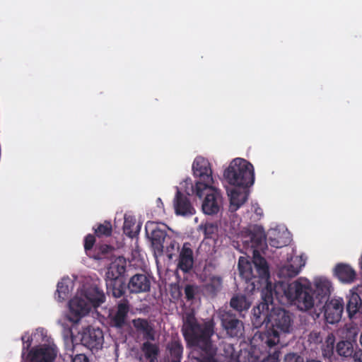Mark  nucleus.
Wrapping results in <instances>:
<instances>
[{"label": "nucleus", "instance_id": "46", "mask_svg": "<svg viewBox=\"0 0 362 362\" xmlns=\"http://www.w3.org/2000/svg\"><path fill=\"white\" fill-rule=\"evenodd\" d=\"M350 362H362V349H358V351H355Z\"/></svg>", "mask_w": 362, "mask_h": 362}, {"label": "nucleus", "instance_id": "26", "mask_svg": "<svg viewBox=\"0 0 362 362\" xmlns=\"http://www.w3.org/2000/svg\"><path fill=\"white\" fill-rule=\"evenodd\" d=\"M305 264V260L302 257L297 256L291 259V263L282 268L281 272L288 277H294L300 273Z\"/></svg>", "mask_w": 362, "mask_h": 362}, {"label": "nucleus", "instance_id": "41", "mask_svg": "<svg viewBox=\"0 0 362 362\" xmlns=\"http://www.w3.org/2000/svg\"><path fill=\"white\" fill-rule=\"evenodd\" d=\"M198 292V286L193 284H187L185 287V298L187 301H192L194 299L195 295Z\"/></svg>", "mask_w": 362, "mask_h": 362}, {"label": "nucleus", "instance_id": "52", "mask_svg": "<svg viewBox=\"0 0 362 362\" xmlns=\"http://www.w3.org/2000/svg\"><path fill=\"white\" fill-rule=\"evenodd\" d=\"M181 296V292L178 290L177 291V297H180Z\"/></svg>", "mask_w": 362, "mask_h": 362}, {"label": "nucleus", "instance_id": "12", "mask_svg": "<svg viewBox=\"0 0 362 362\" xmlns=\"http://www.w3.org/2000/svg\"><path fill=\"white\" fill-rule=\"evenodd\" d=\"M194 264V250L192 243H184L179 250L177 268L183 274L189 273Z\"/></svg>", "mask_w": 362, "mask_h": 362}, {"label": "nucleus", "instance_id": "39", "mask_svg": "<svg viewBox=\"0 0 362 362\" xmlns=\"http://www.w3.org/2000/svg\"><path fill=\"white\" fill-rule=\"evenodd\" d=\"M284 362H322L320 360L314 358H307L304 361L303 358L296 354H287L284 358Z\"/></svg>", "mask_w": 362, "mask_h": 362}, {"label": "nucleus", "instance_id": "10", "mask_svg": "<svg viewBox=\"0 0 362 362\" xmlns=\"http://www.w3.org/2000/svg\"><path fill=\"white\" fill-rule=\"evenodd\" d=\"M69 313L68 319L73 323H78L80 320L87 315L90 310V304L88 300L80 297H74L70 300Z\"/></svg>", "mask_w": 362, "mask_h": 362}, {"label": "nucleus", "instance_id": "29", "mask_svg": "<svg viewBox=\"0 0 362 362\" xmlns=\"http://www.w3.org/2000/svg\"><path fill=\"white\" fill-rule=\"evenodd\" d=\"M114 250L113 247L107 244L97 245L89 257L96 260L108 258Z\"/></svg>", "mask_w": 362, "mask_h": 362}, {"label": "nucleus", "instance_id": "11", "mask_svg": "<svg viewBox=\"0 0 362 362\" xmlns=\"http://www.w3.org/2000/svg\"><path fill=\"white\" fill-rule=\"evenodd\" d=\"M203 192L206 196L202 206L204 213L208 215L217 214L221 199L220 192L215 187L209 186L207 189H204Z\"/></svg>", "mask_w": 362, "mask_h": 362}, {"label": "nucleus", "instance_id": "37", "mask_svg": "<svg viewBox=\"0 0 362 362\" xmlns=\"http://www.w3.org/2000/svg\"><path fill=\"white\" fill-rule=\"evenodd\" d=\"M95 235L92 234H88L84 238V250L86 255L89 257L93 251V246L95 243Z\"/></svg>", "mask_w": 362, "mask_h": 362}, {"label": "nucleus", "instance_id": "33", "mask_svg": "<svg viewBox=\"0 0 362 362\" xmlns=\"http://www.w3.org/2000/svg\"><path fill=\"white\" fill-rule=\"evenodd\" d=\"M325 342L322 344V352L324 357L329 358L334 353L335 337L329 333L325 338Z\"/></svg>", "mask_w": 362, "mask_h": 362}, {"label": "nucleus", "instance_id": "42", "mask_svg": "<svg viewBox=\"0 0 362 362\" xmlns=\"http://www.w3.org/2000/svg\"><path fill=\"white\" fill-rule=\"evenodd\" d=\"M324 339V334L317 330L312 331L308 335V341L310 344H322Z\"/></svg>", "mask_w": 362, "mask_h": 362}, {"label": "nucleus", "instance_id": "27", "mask_svg": "<svg viewBox=\"0 0 362 362\" xmlns=\"http://www.w3.org/2000/svg\"><path fill=\"white\" fill-rule=\"evenodd\" d=\"M86 298L93 307H98L105 300V296L103 291L95 286L89 288L86 293Z\"/></svg>", "mask_w": 362, "mask_h": 362}, {"label": "nucleus", "instance_id": "2", "mask_svg": "<svg viewBox=\"0 0 362 362\" xmlns=\"http://www.w3.org/2000/svg\"><path fill=\"white\" fill-rule=\"evenodd\" d=\"M266 236L262 228L255 226L243 240L245 250H250L253 253L252 262L240 257L238 268L240 276L247 283L256 286L267 282L269 279V266L266 259L259 255V250H262L265 245Z\"/></svg>", "mask_w": 362, "mask_h": 362}, {"label": "nucleus", "instance_id": "6", "mask_svg": "<svg viewBox=\"0 0 362 362\" xmlns=\"http://www.w3.org/2000/svg\"><path fill=\"white\" fill-rule=\"evenodd\" d=\"M192 170L194 175L199 178L193 191L198 197L202 198L204 196V189L214 182L210 163L203 157H197L192 164Z\"/></svg>", "mask_w": 362, "mask_h": 362}, {"label": "nucleus", "instance_id": "49", "mask_svg": "<svg viewBox=\"0 0 362 362\" xmlns=\"http://www.w3.org/2000/svg\"><path fill=\"white\" fill-rule=\"evenodd\" d=\"M64 335L65 337H68L69 336L72 337L73 333H72L71 329L70 327H67V328L64 327Z\"/></svg>", "mask_w": 362, "mask_h": 362}, {"label": "nucleus", "instance_id": "50", "mask_svg": "<svg viewBox=\"0 0 362 362\" xmlns=\"http://www.w3.org/2000/svg\"><path fill=\"white\" fill-rule=\"evenodd\" d=\"M255 213L259 216H262V214H263V211H262V209L260 208L259 206H257L255 207V210H254Z\"/></svg>", "mask_w": 362, "mask_h": 362}, {"label": "nucleus", "instance_id": "48", "mask_svg": "<svg viewBox=\"0 0 362 362\" xmlns=\"http://www.w3.org/2000/svg\"><path fill=\"white\" fill-rule=\"evenodd\" d=\"M182 358L177 357L174 358L170 356H166V362H181Z\"/></svg>", "mask_w": 362, "mask_h": 362}, {"label": "nucleus", "instance_id": "28", "mask_svg": "<svg viewBox=\"0 0 362 362\" xmlns=\"http://www.w3.org/2000/svg\"><path fill=\"white\" fill-rule=\"evenodd\" d=\"M230 305L233 309L240 313L243 310H247L251 305V303L245 295L235 294L231 298Z\"/></svg>", "mask_w": 362, "mask_h": 362}, {"label": "nucleus", "instance_id": "13", "mask_svg": "<svg viewBox=\"0 0 362 362\" xmlns=\"http://www.w3.org/2000/svg\"><path fill=\"white\" fill-rule=\"evenodd\" d=\"M343 310L344 302L341 298H334L325 301L324 315L327 322L329 324L338 322L341 317Z\"/></svg>", "mask_w": 362, "mask_h": 362}, {"label": "nucleus", "instance_id": "9", "mask_svg": "<svg viewBox=\"0 0 362 362\" xmlns=\"http://www.w3.org/2000/svg\"><path fill=\"white\" fill-rule=\"evenodd\" d=\"M81 344L92 351L103 348L104 343L103 332L98 327L88 326L81 332Z\"/></svg>", "mask_w": 362, "mask_h": 362}, {"label": "nucleus", "instance_id": "20", "mask_svg": "<svg viewBox=\"0 0 362 362\" xmlns=\"http://www.w3.org/2000/svg\"><path fill=\"white\" fill-rule=\"evenodd\" d=\"M331 282L325 278L320 277L315 279L313 296L320 303L327 301L330 295Z\"/></svg>", "mask_w": 362, "mask_h": 362}, {"label": "nucleus", "instance_id": "43", "mask_svg": "<svg viewBox=\"0 0 362 362\" xmlns=\"http://www.w3.org/2000/svg\"><path fill=\"white\" fill-rule=\"evenodd\" d=\"M123 230L124 233L129 238H134L135 236L136 233L132 230L130 223L127 220L124 221Z\"/></svg>", "mask_w": 362, "mask_h": 362}, {"label": "nucleus", "instance_id": "25", "mask_svg": "<svg viewBox=\"0 0 362 362\" xmlns=\"http://www.w3.org/2000/svg\"><path fill=\"white\" fill-rule=\"evenodd\" d=\"M132 323L136 329L143 334L145 339L150 341L155 340L154 329L146 319H134L132 320Z\"/></svg>", "mask_w": 362, "mask_h": 362}, {"label": "nucleus", "instance_id": "18", "mask_svg": "<svg viewBox=\"0 0 362 362\" xmlns=\"http://www.w3.org/2000/svg\"><path fill=\"white\" fill-rule=\"evenodd\" d=\"M129 311V303L124 298L118 305L115 314L110 318V325L117 329H122L127 325V318Z\"/></svg>", "mask_w": 362, "mask_h": 362}, {"label": "nucleus", "instance_id": "47", "mask_svg": "<svg viewBox=\"0 0 362 362\" xmlns=\"http://www.w3.org/2000/svg\"><path fill=\"white\" fill-rule=\"evenodd\" d=\"M269 243L272 247H274L276 248H280L284 245V243H281L280 241L276 240L275 238H270L269 239Z\"/></svg>", "mask_w": 362, "mask_h": 362}, {"label": "nucleus", "instance_id": "51", "mask_svg": "<svg viewBox=\"0 0 362 362\" xmlns=\"http://www.w3.org/2000/svg\"><path fill=\"white\" fill-rule=\"evenodd\" d=\"M157 204H158V206H159L160 204L163 206V203L162 202V200L160 198H158L157 199Z\"/></svg>", "mask_w": 362, "mask_h": 362}, {"label": "nucleus", "instance_id": "8", "mask_svg": "<svg viewBox=\"0 0 362 362\" xmlns=\"http://www.w3.org/2000/svg\"><path fill=\"white\" fill-rule=\"evenodd\" d=\"M147 235H151V247L156 255L161 256L163 254L165 243L168 237L165 230L160 229L158 224L148 221L145 226Z\"/></svg>", "mask_w": 362, "mask_h": 362}, {"label": "nucleus", "instance_id": "23", "mask_svg": "<svg viewBox=\"0 0 362 362\" xmlns=\"http://www.w3.org/2000/svg\"><path fill=\"white\" fill-rule=\"evenodd\" d=\"M107 294L115 298L123 296L127 288L124 281L122 279H105Z\"/></svg>", "mask_w": 362, "mask_h": 362}, {"label": "nucleus", "instance_id": "21", "mask_svg": "<svg viewBox=\"0 0 362 362\" xmlns=\"http://www.w3.org/2000/svg\"><path fill=\"white\" fill-rule=\"evenodd\" d=\"M334 276L342 283L351 284L356 278L355 270L347 264L339 263L334 269Z\"/></svg>", "mask_w": 362, "mask_h": 362}, {"label": "nucleus", "instance_id": "40", "mask_svg": "<svg viewBox=\"0 0 362 362\" xmlns=\"http://www.w3.org/2000/svg\"><path fill=\"white\" fill-rule=\"evenodd\" d=\"M165 247L166 248V253L168 254V256L169 258H172L173 252L175 251V248H178V243L176 242V240L168 235L165 243Z\"/></svg>", "mask_w": 362, "mask_h": 362}, {"label": "nucleus", "instance_id": "31", "mask_svg": "<svg viewBox=\"0 0 362 362\" xmlns=\"http://www.w3.org/2000/svg\"><path fill=\"white\" fill-rule=\"evenodd\" d=\"M93 230L95 235L98 238H107L111 236L112 233V226L110 221H105L103 223L95 224Z\"/></svg>", "mask_w": 362, "mask_h": 362}, {"label": "nucleus", "instance_id": "35", "mask_svg": "<svg viewBox=\"0 0 362 362\" xmlns=\"http://www.w3.org/2000/svg\"><path fill=\"white\" fill-rule=\"evenodd\" d=\"M141 349L147 359H149V361L151 359L157 360L159 354V347L157 344L146 341L143 344Z\"/></svg>", "mask_w": 362, "mask_h": 362}, {"label": "nucleus", "instance_id": "4", "mask_svg": "<svg viewBox=\"0 0 362 362\" xmlns=\"http://www.w3.org/2000/svg\"><path fill=\"white\" fill-rule=\"evenodd\" d=\"M273 291L276 298L286 297L300 310H308L315 305L313 289L309 283L302 284L299 281L291 284L278 282L274 284Z\"/></svg>", "mask_w": 362, "mask_h": 362}, {"label": "nucleus", "instance_id": "45", "mask_svg": "<svg viewBox=\"0 0 362 362\" xmlns=\"http://www.w3.org/2000/svg\"><path fill=\"white\" fill-rule=\"evenodd\" d=\"M71 362H90L88 357L83 354H76L72 357Z\"/></svg>", "mask_w": 362, "mask_h": 362}, {"label": "nucleus", "instance_id": "19", "mask_svg": "<svg viewBox=\"0 0 362 362\" xmlns=\"http://www.w3.org/2000/svg\"><path fill=\"white\" fill-rule=\"evenodd\" d=\"M174 208L177 215L187 216L192 215L194 213V209L192 206L189 198L179 189H177L175 194Z\"/></svg>", "mask_w": 362, "mask_h": 362}, {"label": "nucleus", "instance_id": "7", "mask_svg": "<svg viewBox=\"0 0 362 362\" xmlns=\"http://www.w3.org/2000/svg\"><path fill=\"white\" fill-rule=\"evenodd\" d=\"M218 317L221 327L228 337L238 338L243 334V323L231 310H221Z\"/></svg>", "mask_w": 362, "mask_h": 362}, {"label": "nucleus", "instance_id": "14", "mask_svg": "<svg viewBox=\"0 0 362 362\" xmlns=\"http://www.w3.org/2000/svg\"><path fill=\"white\" fill-rule=\"evenodd\" d=\"M54 349L42 345L33 348L28 354L30 362H53L56 357Z\"/></svg>", "mask_w": 362, "mask_h": 362}, {"label": "nucleus", "instance_id": "32", "mask_svg": "<svg viewBox=\"0 0 362 362\" xmlns=\"http://www.w3.org/2000/svg\"><path fill=\"white\" fill-rule=\"evenodd\" d=\"M221 355L225 358V361L226 362H232L233 361L238 362V360H240L241 362L245 361H242L240 357L238 356L237 351L235 349L233 344L230 343H223L222 344Z\"/></svg>", "mask_w": 362, "mask_h": 362}, {"label": "nucleus", "instance_id": "1", "mask_svg": "<svg viewBox=\"0 0 362 362\" xmlns=\"http://www.w3.org/2000/svg\"><path fill=\"white\" fill-rule=\"evenodd\" d=\"M262 301L252 310V322L255 326L266 324V329L259 337L268 347L272 348L280 342L281 337L293 331V315L284 308L274 305L273 287L271 282H263Z\"/></svg>", "mask_w": 362, "mask_h": 362}, {"label": "nucleus", "instance_id": "30", "mask_svg": "<svg viewBox=\"0 0 362 362\" xmlns=\"http://www.w3.org/2000/svg\"><path fill=\"white\" fill-rule=\"evenodd\" d=\"M354 344L350 341H341L337 344V354L344 358H351L356 351H358L357 348H354Z\"/></svg>", "mask_w": 362, "mask_h": 362}, {"label": "nucleus", "instance_id": "17", "mask_svg": "<svg viewBox=\"0 0 362 362\" xmlns=\"http://www.w3.org/2000/svg\"><path fill=\"white\" fill-rule=\"evenodd\" d=\"M202 281L204 282L203 289L206 293L214 298L221 291L223 287V278L218 275H209L208 277L205 274L201 275Z\"/></svg>", "mask_w": 362, "mask_h": 362}, {"label": "nucleus", "instance_id": "44", "mask_svg": "<svg viewBox=\"0 0 362 362\" xmlns=\"http://www.w3.org/2000/svg\"><path fill=\"white\" fill-rule=\"evenodd\" d=\"M21 339H22L23 344V353H22V356H23L25 354V351H28L31 346L32 339H30V337H28L27 340H25V337L23 336L21 337Z\"/></svg>", "mask_w": 362, "mask_h": 362}, {"label": "nucleus", "instance_id": "22", "mask_svg": "<svg viewBox=\"0 0 362 362\" xmlns=\"http://www.w3.org/2000/svg\"><path fill=\"white\" fill-rule=\"evenodd\" d=\"M127 268V261L123 257H118L112 261L106 273L107 279H119L124 274Z\"/></svg>", "mask_w": 362, "mask_h": 362}, {"label": "nucleus", "instance_id": "15", "mask_svg": "<svg viewBox=\"0 0 362 362\" xmlns=\"http://www.w3.org/2000/svg\"><path fill=\"white\" fill-rule=\"evenodd\" d=\"M127 288L130 293L148 292L151 289L150 278L144 274H136L129 279Z\"/></svg>", "mask_w": 362, "mask_h": 362}, {"label": "nucleus", "instance_id": "16", "mask_svg": "<svg viewBox=\"0 0 362 362\" xmlns=\"http://www.w3.org/2000/svg\"><path fill=\"white\" fill-rule=\"evenodd\" d=\"M346 311L350 317L358 312L362 313V285L354 287L347 296Z\"/></svg>", "mask_w": 362, "mask_h": 362}, {"label": "nucleus", "instance_id": "34", "mask_svg": "<svg viewBox=\"0 0 362 362\" xmlns=\"http://www.w3.org/2000/svg\"><path fill=\"white\" fill-rule=\"evenodd\" d=\"M167 356L174 358H182L183 346L178 340H173L169 342L166 347Z\"/></svg>", "mask_w": 362, "mask_h": 362}, {"label": "nucleus", "instance_id": "3", "mask_svg": "<svg viewBox=\"0 0 362 362\" xmlns=\"http://www.w3.org/2000/svg\"><path fill=\"white\" fill-rule=\"evenodd\" d=\"M215 325L213 319L199 322L193 313H187L183 317L182 335L189 346L199 349L196 357L198 362H218L216 358L217 348L211 340Z\"/></svg>", "mask_w": 362, "mask_h": 362}, {"label": "nucleus", "instance_id": "36", "mask_svg": "<svg viewBox=\"0 0 362 362\" xmlns=\"http://www.w3.org/2000/svg\"><path fill=\"white\" fill-rule=\"evenodd\" d=\"M69 292L68 285L63 281H60L57 284L56 298H57L58 301L62 302L68 297Z\"/></svg>", "mask_w": 362, "mask_h": 362}, {"label": "nucleus", "instance_id": "5", "mask_svg": "<svg viewBox=\"0 0 362 362\" xmlns=\"http://www.w3.org/2000/svg\"><path fill=\"white\" fill-rule=\"evenodd\" d=\"M223 176L231 185L248 187L255 180L253 165L243 158H235L225 170Z\"/></svg>", "mask_w": 362, "mask_h": 362}, {"label": "nucleus", "instance_id": "24", "mask_svg": "<svg viewBox=\"0 0 362 362\" xmlns=\"http://www.w3.org/2000/svg\"><path fill=\"white\" fill-rule=\"evenodd\" d=\"M230 198V210L231 211H237L248 199V192L247 190L240 189H233L228 191Z\"/></svg>", "mask_w": 362, "mask_h": 362}, {"label": "nucleus", "instance_id": "53", "mask_svg": "<svg viewBox=\"0 0 362 362\" xmlns=\"http://www.w3.org/2000/svg\"><path fill=\"white\" fill-rule=\"evenodd\" d=\"M149 362H158V361L157 360H154V359H151V360H150Z\"/></svg>", "mask_w": 362, "mask_h": 362}, {"label": "nucleus", "instance_id": "38", "mask_svg": "<svg viewBox=\"0 0 362 362\" xmlns=\"http://www.w3.org/2000/svg\"><path fill=\"white\" fill-rule=\"evenodd\" d=\"M201 228L203 230L205 238H212L213 235L217 233V225L213 223H206L201 225Z\"/></svg>", "mask_w": 362, "mask_h": 362}]
</instances>
